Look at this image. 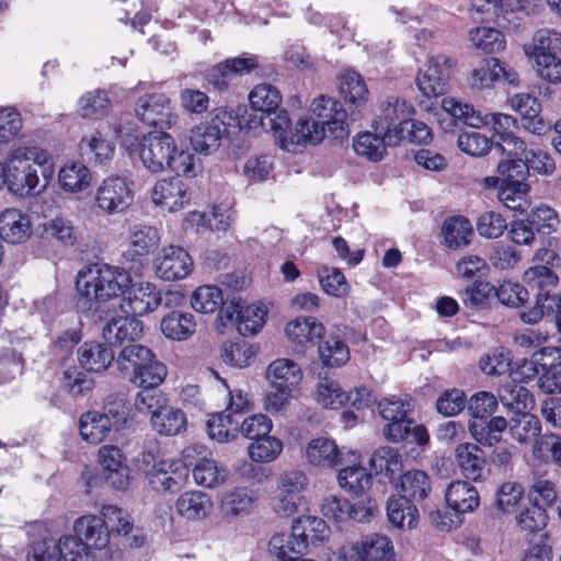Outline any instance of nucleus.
Segmentation results:
<instances>
[{"label":"nucleus","mask_w":561,"mask_h":561,"mask_svg":"<svg viewBox=\"0 0 561 561\" xmlns=\"http://www.w3.org/2000/svg\"><path fill=\"white\" fill-rule=\"evenodd\" d=\"M339 91L346 102L356 106L365 104L369 95L363 77L353 70H346L340 75Z\"/></svg>","instance_id":"obj_44"},{"label":"nucleus","mask_w":561,"mask_h":561,"mask_svg":"<svg viewBox=\"0 0 561 561\" xmlns=\"http://www.w3.org/2000/svg\"><path fill=\"white\" fill-rule=\"evenodd\" d=\"M512 437L519 443H528L537 438L541 431L540 420L530 413H517L507 422Z\"/></svg>","instance_id":"obj_55"},{"label":"nucleus","mask_w":561,"mask_h":561,"mask_svg":"<svg viewBox=\"0 0 561 561\" xmlns=\"http://www.w3.org/2000/svg\"><path fill=\"white\" fill-rule=\"evenodd\" d=\"M321 512L327 518L336 523L348 519L362 522L368 515V510L365 507L351 504L346 499L336 495H329L322 500Z\"/></svg>","instance_id":"obj_32"},{"label":"nucleus","mask_w":561,"mask_h":561,"mask_svg":"<svg viewBox=\"0 0 561 561\" xmlns=\"http://www.w3.org/2000/svg\"><path fill=\"white\" fill-rule=\"evenodd\" d=\"M473 234L472 225L462 216L447 218L442 227L443 241L449 249H462L470 244Z\"/></svg>","instance_id":"obj_36"},{"label":"nucleus","mask_w":561,"mask_h":561,"mask_svg":"<svg viewBox=\"0 0 561 561\" xmlns=\"http://www.w3.org/2000/svg\"><path fill=\"white\" fill-rule=\"evenodd\" d=\"M239 425L240 421L237 417L222 411L207 421V431L210 438L219 443H226L237 437Z\"/></svg>","instance_id":"obj_53"},{"label":"nucleus","mask_w":561,"mask_h":561,"mask_svg":"<svg viewBox=\"0 0 561 561\" xmlns=\"http://www.w3.org/2000/svg\"><path fill=\"white\" fill-rule=\"evenodd\" d=\"M469 38L474 48L486 54L500 53L506 46L503 33L493 27H476L470 31Z\"/></svg>","instance_id":"obj_54"},{"label":"nucleus","mask_w":561,"mask_h":561,"mask_svg":"<svg viewBox=\"0 0 561 561\" xmlns=\"http://www.w3.org/2000/svg\"><path fill=\"white\" fill-rule=\"evenodd\" d=\"M499 405L496 397L490 392L476 393L468 401L469 432L472 438L482 446L492 447L502 439L507 428V421L503 416H493Z\"/></svg>","instance_id":"obj_4"},{"label":"nucleus","mask_w":561,"mask_h":561,"mask_svg":"<svg viewBox=\"0 0 561 561\" xmlns=\"http://www.w3.org/2000/svg\"><path fill=\"white\" fill-rule=\"evenodd\" d=\"M267 307L264 304H251L243 307L241 318L238 321V334L252 336L264 327L267 318Z\"/></svg>","instance_id":"obj_56"},{"label":"nucleus","mask_w":561,"mask_h":561,"mask_svg":"<svg viewBox=\"0 0 561 561\" xmlns=\"http://www.w3.org/2000/svg\"><path fill=\"white\" fill-rule=\"evenodd\" d=\"M499 399L501 403L512 411L524 413L534 407V396L518 382H507L499 388Z\"/></svg>","instance_id":"obj_45"},{"label":"nucleus","mask_w":561,"mask_h":561,"mask_svg":"<svg viewBox=\"0 0 561 561\" xmlns=\"http://www.w3.org/2000/svg\"><path fill=\"white\" fill-rule=\"evenodd\" d=\"M523 279L528 291L530 290L536 298V307L531 312L534 317L527 321H537L546 312H553V305L548 302L553 297L552 293L559 282L558 276L548 266L536 265L525 271Z\"/></svg>","instance_id":"obj_11"},{"label":"nucleus","mask_w":561,"mask_h":561,"mask_svg":"<svg viewBox=\"0 0 561 561\" xmlns=\"http://www.w3.org/2000/svg\"><path fill=\"white\" fill-rule=\"evenodd\" d=\"M180 175L158 180L150 188L151 202L160 209L176 213L190 204V186Z\"/></svg>","instance_id":"obj_13"},{"label":"nucleus","mask_w":561,"mask_h":561,"mask_svg":"<svg viewBox=\"0 0 561 561\" xmlns=\"http://www.w3.org/2000/svg\"><path fill=\"white\" fill-rule=\"evenodd\" d=\"M561 49V33L550 28H542L535 33L533 43L524 45L525 55L538 53L557 54Z\"/></svg>","instance_id":"obj_61"},{"label":"nucleus","mask_w":561,"mask_h":561,"mask_svg":"<svg viewBox=\"0 0 561 561\" xmlns=\"http://www.w3.org/2000/svg\"><path fill=\"white\" fill-rule=\"evenodd\" d=\"M389 522L401 529H412L417 525L419 510L416 505L401 496H391L387 502Z\"/></svg>","instance_id":"obj_39"},{"label":"nucleus","mask_w":561,"mask_h":561,"mask_svg":"<svg viewBox=\"0 0 561 561\" xmlns=\"http://www.w3.org/2000/svg\"><path fill=\"white\" fill-rule=\"evenodd\" d=\"M161 291L149 282L130 283L126 294L122 297L118 309L126 316L141 317L156 310L161 304Z\"/></svg>","instance_id":"obj_16"},{"label":"nucleus","mask_w":561,"mask_h":561,"mask_svg":"<svg viewBox=\"0 0 561 561\" xmlns=\"http://www.w3.org/2000/svg\"><path fill=\"white\" fill-rule=\"evenodd\" d=\"M192 474L196 484L204 488H216L226 482L228 470L215 459L205 457L195 463Z\"/></svg>","instance_id":"obj_42"},{"label":"nucleus","mask_w":561,"mask_h":561,"mask_svg":"<svg viewBox=\"0 0 561 561\" xmlns=\"http://www.w3.org/2000/svg\"><path fill=\"white\" fill-rule=\"evenodd\" d=\"M92 181L89 168L79 161L65 163L58 172V183L68 193H79L87 190Z\"/></svg>","instance_id":"obj_35"},{"label":"nucleus","mask_w":561,"mask_h":561,"mask_svg":"<svg viewBox=\"0 0 561 561\" xmlns=\"http://www.w3.org/2000/svg\"><path fill=\"white\" fill-rule=\"evenodd\" d=\"M371 480V474L360 466L346 467L337 474L340 486L357 496L370 488Z\"/></svg>","instance_id":"obj_57"},{"label":"nucleus","mask_w":561,"mask_h":561,"mask_svg":"<svg viewBox=\"0 0 561 561\" xmlns=\"http://www.w3.org/2000/svg\"><path fill=\"white\" fill-rule=\"evenodd\" d=\"M261 126L273 134L278 146L287 151H290V119L286 110L280 106L275 108L272 115H264L260 117Z\"/></svg>","instance_id":"obj_43"},{"label":"nucleus","mask_w":561,"mask_h":561,"mask_svg":"<svg viewBox=\"0 0 561 561\" xmlns=\"http://www.w3.org/2000/svg\"><path fill=\"white\" fill-rule=\"evenodd\" d=\"M308 461L322 468H335L342 463V454L334 440L329 438H314L306 449Z\"/></svg>","instance_id":"obj_33"},{"label":"nucleus","mask_w":561,"mask_h":561,"mask_svg":"<svg viewBox=\"0 0 561 561\" xmlns=\"http://www.w3.org/2000/svg\"><path fill=\"white\" fill-rule=\"evenodd\" d=\"M213 506L210 495L203 491L184 492L175 503L178 513L190 520L204 519L210 514Z\"/></svg>","instance_id":"obj_31"},{"label":"nucleus","mask_w":561,"mask_h":561,"mask_svg":"<svg viewBox=\"0 0 561 561\" xmlns=\"http://www.w3.org/2000/svg\"><path fill=\"white\" fill-rule=\"evenodd\" d=\"M413 113V105L408 103L404 99L396 95L387 96L380 103V114L374 121L373 128L376 129L377 133L388 135L390 138L394 139Z\"/></svg>","instance_id":"obj_15"},{"label":"nucleus","mask_w":561,"mask_h":561,"mask_svg":"<svg viewBox=\"0 0 561 561\" xmlns=\"http://www.w3.org/2000/svg\"><path fill=\"white\" fill-rule=\"evenodd\" d=\"M130 283L131 275L123 267L104 263L85 266L76 279L77 306L99 320L112 318Z\"/></svg>","instance_id":"obj_1"},{"label":"nucleus","mask_w":561,"mask_h":561,"mask_svg":"<svg viewBox=\"0 0 561 561\" xmlns=\"http://www.w3.org/2000/svg\"><path fill=\"white\" fill-rule=\"evenodd\" d=\"M139 157L144 167L158 173L169 169L186 178H195L201 165L194 153L178 147L175 139L167 134H149L140 142Z\"/></svg>","instance_id":"obj_3"},{"label":"nucleus","mask_w":561,"mask_h":561,"mask_svg":"<svg viewBox=\"0 0 561 561\" xmlns=\"http://www.w3.org/2000/svg\"><path fill=\"white\" fill-rule=\"evenodd\" d=\"M50 160V154L41 147H18L2 164L3 183L15 195H39L47 188L55 173Z\"/></svg>","instance_id":"obj_2"},{"label":"nucleus","mask_w":561,"mask_h":561,"mask_svg":"<svg viewBox=\"0 0 561 561\" xmlns=\"http://www.w3.org/2000/svg\"><path fill=\"white\" fill-rule=\"evenodd\" d=\"M154 271L159 278L178 280L188 276L193 270V260L188 252L181 247L163 248L154 257Z\"/></svg>","instance_id":"obj_17"},{"label":"nucleus","mask_w":561,"mask_h":561,"mask_svg":"<svg viewBox=\"0 0 561 561\" xmlns=\"http://www.w3.org/2000/svg\"><path fill=\"white\" fill-rule=\"evenodd\" d=\"M383 435L393 443L410 440L421 446L425 445L430 439L425 426L415 424L409 416L390 421L383 427Z\"/></svg>","instance_id":"obj_29"},{"label":"nucleus","mask_w":561,"mask_h":561,"mask_svg":"<svg viewBox=\"0 0 561 561\" xmlns=\"http://www.w3.org/2000/svg\"><path fill=\"white\" fill-rule=\"evenodd\" d=\"M151 424L159 434L173 436L185 430L187 421L183 411L167 403L151 416Z\"/></svg>","instance_id":"obj_46"},{"label":"nucleus","mask_w":561,"mask_h":561,"mask_svg":"<svg viewBox=\"0 0 561 561\" xmlns=\"http://www.w3.org/2000/svg\"><path fill=\"white\" fill-rule=\"evenodd\" d=\"M456 463L461 473L472 481L482 479L486 460L484 451L478 444L461 443L455 449Z\"/></svg>","instance_id":"obj_24"},{"label":"nucleus","mask_w":561,"mask_h":561,"mask_svg":"<svg viewBox=\"0 0 561 561\" xmlns=\"http://www.w3.org/2000/svg\"><path fill=\"white\" fill-rule=\"evenodd\" d=\"M282 450V440L270 435L253 440L248 447L249 456L255 462H271L280 455Z\"/></svg>","instance_id":"obj_60"},{"label":"nucleus","mask_w":561,"mask_h":561,"mask_svg":"<svg viewBox=\"0 0 561 561\" xmlns=\"http://www.w3.org/2000/svg\"><path fill=\"white\" fill-rule=\"evenodd\" d=\"M266 377L271 385L295 389L302 380V370L294 360L278 358L268 365Z\"/></svg>","instance_id":"obj_37"},{"label":"nucleus","mask_w":561,"mask_h":561,"mask_svg":"<svg viewBox=\"0 0 561 561\" xmlns=\"http://www.w3.org/2000/svg\"><path fill=\"white\" fill-rule=\"evenodd\" d=\"M110 421L99 411H88L80 416L79 431L81 437L91 444H100L112 431Z\"/></svg>","instance_id":"obj_40"},{"label":"nucleus","mask_w":561,"mask_h":561,"mask_svg":"<svg viewBox=\"0 0 561 561\" xmlns=\"http://www.w3.org/2000/svg\"><path fill=\"white\" fill-rule=\"evenodd\" d=\"M45 232L65 247L75 245L78 241L79 233L72 221L65 217H55L49 219L45 225Z\"/></svg>","instance_id":"obj_63"},{"label":"nucleus","mask_w":561,"mask_h":561,"mask_svg":"<svg viewBox=\"0 0 561 561\" xmlns=\"http://www.w3.org/2000/svg\"><path fill=\"white\" fill-rule=\"evenodd\" d=\"M111 106L108 93L102 89L88 91L78 100V113L83 118H103L108 114Z\"/></svg>","instance_id":"obj_41"},{"label":"nucleus","mask_w":561,"mask_h":561,"mask_svg":"<svg viewBox=\"0 0 561 561\" xmlns=\"http://www.w3.org/2000/svg\"><path fill=\"white\" fill-rule=\"evenodd\" d=\"M358 556L362 561H392L393 547L387 536L371 534L363 539Z\"/></svg>","instance_id":"obj_47"},{"label":"nucleus","mask_w":561,"mask_h":561,"mask_svg":"<svg viewBox=\"0 0 561 561\" xmlns=\"http://www.w3.org/2000/svg\"><path fill=\"white\" fill-rule=\"evenodd\" d=\"M222 131V123L218 118L201 122L191 129L190 144L195 152L213 154L220 147Z\"/></svg>","instance_id":"obj_23"},{"label":"nucleus","mask_w":561,"mask_h":561,"mask_svg":"<svg viewBox=\"0 0 561 561\" xmlns=\"http://www.w3.org/2000/svg\"><path fill=\"white\" fill-rule=\"evenodd\" d=\"M140 469L157 492H176L186 481L190 470L182 460H158L152 451H144Z\"/></svg>","instance_id":"obj_7"},{"label":"nucleus","mask_w":561,"mask_h":561,"mask_svg":"<svg viewBox=\"0 0 561 561\" xmlns=\"http://www.w3.org/2000/svg\"><path fill=\"white\" fill-rule=\"evenodd\" d=\"M351 353H319L322 370L319 371L320 381L317 387V402L325 409H339L346 404V392L339 382L328 377L327 369L337 368L350 360Z\"/></svg>","instance_id":"obj_10"},{"label":"nucleus","mask_w":561,"mask_h":561,"mask_svg":"<svg viewBox=\"0 0 561 561\" xmlns=\"http://www.w3.org/2000/svg\"><path fill=\"white\" fill-rule=\"evenodd\" d=\"M448 506L459 514L473 512L480 503L478 490L467 481L451 482L445 494Z\"/></svg>","instance_id":"obj_30"},{"label":"nucleus","mask_w":561,"mask_h":561,"mask_svg":"<svg viewBox=\"0 0 561 561\" xmlns=\"http://www.w3.org/2000/svg\"><path fill=\"white\" fill-rule=\"evenodd\" d=\"M535 61L537 75L549 82H561V59L556 54L538 53L526 55Z\"/></svg>","instance_id":"obj_64"},{"label":"nucleus","mask_w":561,"mask_h":561,"mask_svg":"<svg viewBox=\"0 0 561 561\" xmlns=\"http://www.w3.org/2000/svg\"><path fill=\"white\" fill-rule=\"evenodd\" d=\"M135 112L137 117L148 126L161 129L171 128L178 119L171 99L161 92L146 94L138 99Z\"/></svg>","instance_id":"obj_12"},{"label":"nucleus","mask_w":561,"mask_h":561,"mask_svg":"<svg viewBox=\"0 0 561 561\" xmlns=\"http://www.w3.org/2000/svg\"><path fill=\"white\" fill-rule=\"evenodd\" d=\"M496 67H500V59L484 58L480 60L470 71L467 82L472 90L491 89L497 82Z\"/></svg>","instance_id":"obj_52"},{"label":"nucleus","mask_w":561,"mask_h":561,"mask_svg":"<svg viewBox=\"0 0 561 561\" xmlns=\"http://www.w3.org/2000/svg\"><path fill=\"white\" fill-rule=\"evenodd\" d=\"M375 131L359 133L353 140L355 152L370 161H379L383 158L387 146L393 145V138Z\"/></svg>","instance_id":"obj_34"},{"label":"nucleus","mask_w":561,"mask_h":561,"mask_svg":"<svg viewBox=\"0 0 561 561\" xmlns=\"http://www.w3.org/2000/svg\"><path fill=\"white\" fill-rule=\"evenodd\" d=\"M191 304L197 312L213 313L224 305L222 291L217 286H199L192 294Z\"/></svg>","instance_id":"obj_58"},{"label":"nucleus","mask_w":561,"mask_h":561,"mask_svg":"<svg viewBox=\"0 0 561 561\" xmlns=\"http://www.w3.org/2000/svg\"><path fill=\"white\" fill-rule=\"evenodd\" d=\"M259 67V58L255 55L243 54L238 57L228 58L207 70L205 78L209 84L218 90L228 88L229 82L238 77L244 76Z\"/></svg>","instance_id":"obj_18"},{"label":"nucleus","mask_w":561,"mask_h":561,"mask_svg":"<svg viewBox=\"0 0 561 561\" xmlns=\"http://www.w3.org/2000/svg\"><path fill=\"white\" fill-rule=\"evenodd\" d=\"M399 489L401 492L399 496L414 504H421L431 495L433 481L427 472L413 469L400 476Z\"/></svg>","instance_id":"obj_25"},{"label":"nucleus","mask_w":561,"mask_h":561,"mask_svg":"<svg viewBox=\"0 0 561 561\" xmlns=\"http://www.w3.org/2000/svg\"><path fill=\"white\" fill-rule=\"evenodd\" d=\"M322 290L333 297L343 298L350 293V285L344 274L335 267H323L319 272Z\"/></svg>","instance_id":"obj_62"},{"label":"nucleus","mask_w":561,"mask_h":561,"mask_svg":"<svg viewBox=\"0 0 561 561\" xmlns=\"http://www.w3.org/2000/svg\"><path fill=\"white\" fill-rule=\"evenodd\" d=\"M103 329V337L111 347H122V351H148L144 346H134V342L141 333V322L135 317H121L114 319Z\"/></svg>","instance_id":"obj_19"},{"label":"nucleus","mask_w":561,"mask_h":561,"mask_svg":"<svg viewBox=\"0 0 561 561\" xmlns=\"http://www.w3.org/2000/svg\"><path fill=\"white\" fill-rule=\"evenodd\" d=\"M33 232L27 214L18 208H8L0 214V237L12 244L26 241Z\"/></svg>","instance_id":"obj_21"},{"label":"nucleus","mask_w":561,"mask_h":561,"mask_svg":"<svg viewBox=\"0 0 561 561\" xmlns=\"http://www.w3.org/2000/svg\"><path fill=\"white\" fill-rule=\"evenodd\" d=\"M160 240V233L157 228L147 225H136L129 231L126 254L131 260L147 256L158 248Z\"/></svg>","instance_id":"obj_28"},{"label":"nucleus","mask_w":561,"mask_h":561,"mask_svg":"<svg viewBox=\"0 0 561 561\" xmlns=\"http://www.w3.org/2000/svg\"><path fill=\"white\" fill-rule=\"evenodd\" d=\"M119 371L133 368L131 381L139 387H158L167 377V366L154 358V353H119L116 358Z\"/></svg>","instance_id":"obj_9"},{"label":"nucleus","mask_w":561,"mask_h":561,"mask_svg":"<svg viewBox=\"0 0 561 561\" xmlns=\"http://www.w3.org/2000/svg\"><path fill=\"white\" fill-rule=\"evenodd\" d=\"M79 149L82 156L95 164H105L114 157L115 144L101 129H94L84 135Z\"/></svg>","instance_id":"obj_27"},{"label":"nucleus","mask_w":561,"mask_h":561,"mask_svg":"<svg viewBox=\"0 0 561 561\" xmlns=\"http://www.w3.org/2000/svg\"><path fill=\"white\" fill-rule=\"evenodd\" d=\"M133 180L122 175H110L96 187L95 206L108 216L124 214L134 204Z\"/></svg>","instance_id":"obj_8"},{"label":"nucleus","mask_w":561,"mask_h":561,"mask_svg":"<svg viewBox=\"0 0 561 561\" xmlns=\"http://www.w3.org/2000/svg\"><path fill=\"white\" fill-rule=\"evenodd\" d=\"M442 108L449 116L462 122L463 124L480 128L491 125L500 141L506 138V135H513L517 126L515 117L503 113L482 114L473 108L469 103H463L456 98L446 96L442 100Z\"/></svg>","instance_id":"obj_6"},{"label":"nucleus","mask_w":561,"mask_h":561,"mask_svg":"<svg viewBox=\"0 0 561 561\" xmlns=\"http://www.w3.org/2000/svg\"><path fill=\"white\" fill-rule=\"evenodd\" d=\"M370 466L377 474L383 473L392 481L402 471V457L397 449L382 446L371 455Z\"/></svg>","instance_id":"obj_50"},{"label":"nucleus","mask_w":561,"mask_h":561,"mask_svg":"<svg viewBox=\"0 0 561 561\" xmlns=\"http://www.w3.org/2000/svg\"><path fill=\"white\" fill-rule=\"evenodd\" d=\"M530 185L528 182L502 183L497 198L508 209L523 213L528 206Z\"/></svg>","instance_id":"obj_51"},{"label":"nucleus","mask_w":561,"mask_h":561,"mask_svg":"<svg viewBox=\"0 0 561 561\" xmlns=\"http://www.w3.org/2000/svg\"><path fill=\"white\" fill-rule=\"evenodd\" d=\"M453 60L446 55L431 57L420 69L416 85L420 92L427 96H438L446 92Z\"/></svg>","instance_id":"obj_14"},{"label":"nucleus","mask_w":561,"mask_h":561,"mask_svg":"<svg viewBox=\"0 0 561 561\" xmlns=\"http://www.w3.org/2000/svg\"><path fill=\"white\" fill-rule=\"evenodd\" d=\"M73 531L91 549L102 550L110 543V530L106 522L92 514L83 515L73 523Z\"/></svg>","instance_id":"obj_22"},{"label":"nucleus","mask_w":561,"mask_h":561,"mask_svg":"<svg viewBox=\"0 0 561 561\" xmlns=\"http://www.w3.org/2000/svg\"><path fill=\"white\" fill-rule=\"evenodd\" d=\"M285 334L298 346L313 347L322 342L325 327L314 317L299 316L287 322Z\"/></svg>","instance_id":"obj_20"},{"label":"nucleus","mask_w":561,"mask_h":561,"mask_svg":"<svg viewBox=\"0 0 561 561\" xmlns=\"http://www.w3.org/2000/svg\"><path fill=\"white\" fill-rule=\"evenodd\" d=\"M330 529L325 520L317 516H300L291 525V534H276L268 543L270 553H278L280 557L286 552L295 556H304L309 545H318L329 538Z\"/></svg>","instance_id":"obj_5"},{"label":"nucleus","mask_w":561,"mask_h":561,"mask_svg":"<svg viewBox=\"0 0 561 561\" xmlns=\"http://www.w3.org/2000/svg\"><path fill=\"white\" fill-rule=\"evenodd\" d=\"M249 102L254 112L261 113V116L272 115L275 108L282 103L280 92L271 84H257L249 94Z\"/></svg>","instance_id":"obj_48"},{"label":"nucleus","mask_w":561,"mask_h":561,"mask_svg":"<svg viewBox=\"0 0 561 561\" xmlns=\"http://www.w3.org/2000/svg\"><path fill=\"white\" fill-rule=\"evenodd\" d=\"M195 330V318L190 312L172 311L161 321V331L170 340H187L194 334Z\"/></svg>","instance_id":"obj_38"},{"label":"nucleus","mask_w":561,"mask_h":561,"mask_svg":"<svg viewBox=\"0 0 561 561\" xmlns=\"http://www.w3.org/2000/svg\"><path fill=\"white\" fill-rule=\"evenodd\" d=\"M511 107L522 116L524 127L533 134L546 130V124L540 117V102L528 93H516L510 99Z\"/></svg>","instance_id":"obj_26"},{"label":"nucleus","mask_w":561,"mask_h":561,"mask_svg":"<svg viewBox=\"0 0 561 561\" xmlns=\"http://www.w3.org/2000/svg\"><path fill=\"white\" fill-rule=\"evenodd\" d=\"M56 546L60 551V559L65 561H92L93 559L91 549L77 534L60 537Z\"/></svg>","instance_id":"obj_59"},{"label":"nucleus","mask_w":561,"mask_h":561,"mask_svg":"<svg viewBox=\"0 0 561 561\" xmlns=\"http://www.w3.org/2000/svg\"><path fill=\"white\" fill-rule=\"evenodd\" d=\"M324 137V126H320V123L311 117H301L297 121L295 130L290 134V151L296 146L317 145Z\"/></svg>","instance_id":"obj_49"}]
</instances>
